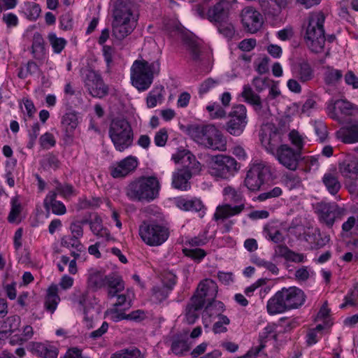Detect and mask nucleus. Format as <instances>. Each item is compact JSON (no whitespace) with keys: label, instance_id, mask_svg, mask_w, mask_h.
Here are the masks:
<instances>
[{"label":"nucleus","instance_id":"nucleus-36","mask_svg":"<svg viewBox=\"0 0 358 358\" xmlns=\"http://www.w3.org/2000/svg\"><path fill=\"white\" fill-rule=\"evenodd\" d=\"M31 52L36 59H42L45 55V44L42 36L36 32L34 34Z\"/></svg>","mask_w":358,"mask_h":358},{"label":"nucleus","instance_id":"nucleus-37","mask_svg":"<svg viewBox=\"0 0 358 358\" xmlns=\"http://www.w3.org/2000/svg\"><path fill=\"white\" fill-rule=\"evenodd\" d=\"M189 350V345L182 335L178 334L173 337L171 345V350L173 353L176 355H182Z\"/></svg>","mask_w":358,"mask_h":358},{"label":"nucleus","instance_id":"nucleus-46","mask_svg":"<svg viewBox=\"0 0 358 358\" xmlns=\"http://www.w3.org/2000/svg\"><path fill=\"white\" fill-rule=\"evenodd\" d=\"M288 138L291 143L294 146V149L302 152L305 144L303 136L298 131L293 129L289 131Z\"/></svg>","mask_w":358,"mask_h":358},{"label":"nucleus","instance_id":"nucleus-10","mask_svg":"<svg viewBox=\"0 0 358 358\" xmlns=\"http://www.w3.org/2000/svg\"><path fill=\"white\" fill-rule=\"evenodd\" d=\"M272 155L282 166L290 171L297 169L301 157V151L294 150L287 144L280 145Z\"/></svg>","mask_w":358,"mask_h":358},{"label":"nucleus","instance_id":"nucleus-47","mask_svg":"<svg viewBox=\"0 0 358 358\" xmlns=\"http://www.w3.org/2000/svg\"><path fill=\"white\" fill-rule=\"evenodd\" d=\"M345 302L341 305V308L347 306H358V282L355 283L351 292L345 296Z\"/></svg>","mask_w":358,"mask_h":358},{"label":"nucleus","instance_id":"nucleus-50","mask_svg":"<svg viewBox=\"0 0 358 358\" xmlns=\"http://www.w3.org/2000/svg\"><path fill=\"white\" fill-rule=\"evenodd\" d=\"M22 211V206L18 198L15 196L11 201V209L8 217L10 222H14Z\"/></svg>","mask_w":358,"mask_h":358},{"label":"nucleus","instance_id":"nucleus-25","mask_svg":"<svg viewBox=\"0 0 358 358\" xmlns=\"http://www.w3.org/2000/svg\"><path fill=\"white\" fill-rule=\"evenodd\" d=\"M322 182L328 192L333 196H336L341 189V183L336 171L325 173L322 177Z\"/></svg>","mask_w":358,"mask_h":358},{"label":"nucleus","instance_id":"nucleus-63","mask_svg":"<svg viewBox=\"0 0 358 358\" xmlns=\"http://www.w3.org/2000/svg\"><path fill=\"white\" fill-rule=\"evenodd\" d=\"M345 185L350 194L358 197V177H354L348 180H345Z\"/></svg>","mask_w":358,"mask_h":358},{"label":"nucleus","instance_id":"nucleus-23","mask_svg":"<svg viewBox=\"0 0 358 358\" xmlns=\"http://www.w3.org/2000/svg\"><path fill=\"white\" fill-rule=\"evenodd\" d=\"M336 136L344 143H358V122L351 123L341 128L336 131Z\"/></svg>","mask_w":358,"mask_h":358},{"label":"nucleus","instance_id":"nucleus-5","mask_svg":"<svg viewBox=\"0 0 358 358\" xmlns=\"http://www.w3.org/2000/svg\"><path fill=\"white\" fill-rule=\"evenodd\" d=\"M108 133L115 149L120 152H123L133 143V130L129 122L125 119H113L110 124Z\"/></svg>","mask_w":358,"mask_h":358},{"label":"nucleus","instance_id":"nucleus-35","mask_svg":"<svg viewBox=\"0 0 358 358\" xmlns=\"http://www.w3.org/2000/svg\"><path fill=\"white\" fill-rule=\"evenodd\" d=\"M164 87L162 85L155 86L148 94L146 105L149 108L155 107L157 103H162L164 100Z\"/></svg>","mask_w":358,"mask_h":358},{"label":"nucleus","instance_id":"nucleus-4","mask_svg":"<svg viewBox=\"0 0 358 358\" xmlns=\"http://www.w3.org/2000/svg\"><path fill=\"white\" fill-rule=\"evenodd\" d=\"M186 131L199 144L213 150H224L222 134L215 126L192 124L187 127Z\"/></svg>","mask_w":358,"mask_h":358},{"label":"nucleus","instance_id":"nucleus-7","mask_svg":"<svg viewBox=\"0 0 358 358\" xmlns=\"http://www.w3.org/2000/svg\"><path fill=\"white\" fill-rule=\"evenodd\" d=\"M139 235L147 245L158 246L168 239L169 231L155 221H143L139 226Z\"/></svg>","mask_w":358,"mask_h":358},{"label":"nucleus","instance_id":"nucleus-43","mask_svg":"<svg viewBox=\"0 0 358 358\" xmlns=\"http://www.w3.org/2000/svg\"><path fill=\"white\" fill-rule=\"evenodd\" d=\"M110 358H145V356L137 348L131 347L113 353Z\"/></svg>","mask_w":358,"mask_h":358},{"label":"nucleus","instance_id":"nucleus-41","mask_svg":"<svg viewBox=\"0 0 358 358\" xmlns=\"http://www.w3.org/2000/svg\"><path fill=\"white\" fill-rule=\"evenodd\" d=\"M52 184L55 187L52 192H56L57 194H59L65 199L71 197L74 193L73 187L69 183H62L55 179Z\"/></svg>","mask_w":358,"mask_h":358},{"label":"nucleus","instance_id":"nucleus-22","mask_svg":"<svg viewBox=\"0 0 358 358\" xmlns=\"http://www.w3.org/2000/svg\"><path fill=\"white\" fill-rule=\"evenodd\" d=\"M338 171L345 180L358 177V159L355 157H348L338 163Z\"/></svg>","mask_w":358,"mask_h":358},{"label":"nucleus","instance_id":"nucleus-42","mask_svg":"<svg viewBox=\"0 0 358 358\" xmlns=\"http://www.w3.org/2000/svg\"><path fill=\"white\" fill-rule=\"evenodd\" d=\"M79 238H80L71 235L64 236L62 237L61 240V245L63 247H66L68 248H75V252L80 253L81 252L85 251V247L80 243Z\"/></svg>","mask_w":358,"mask_h":358},{"label":"nucleus","instance_id":"nucleus-2","mask_svg":"<svg viewBox=\"0 0 358 358\" xmlns=\"http://www.w3.org/2000/svg\"><path fill=\"white\" fill-rule=\"evenodd\" d=\"M159 189V182L156 177H141L129 183L126 194L134 201H150L157 197Z\"/></svg>","mask_w":358,"mask_h":358},{"label":"nucleus","instance_id":"nucleus-39","mask_svg":"<svg viewBox=\"0 0 358 358\" xmlns=\"http://www.w3.org/2000/svg\"><path fill=\"white\" fill-rule=\"evenodd\" d=\"M90 226L94 235L99 237H105L107 240L109 239V231L102 225V220L99 216L96 215L90 223Z\"/></svg>","mask_w":358,"mask_h":358},{"label":"nucleus","instance_id":"nucleus-34","mask_svg":"<svg viewBox=\"0 0 358 358\" xmlns=\"http://www.w3.org/2000/svg\"><path fill=\"white\" fill-rule=\"evenodd\" d=\"M242 96L245 99L247 102L252 104L254 106L255 110L257 113L263 108V104L261 101L260 96L255 94L252 88L249 86H245L242 92Z\"/></svg>","mask_w":358,"mask_h":358},{"label":"nucleus","instance_id":"nucleus-20","mask_svg":"<svg viewBox=\"0 0 358 358\" xmlns=\"http://www.w3.org/2000/svg\"><path fill=\"white\" fill-rule=\"evenodd\" d=\"M138 166V161L136 157L133 156H129L116 165H114L110 168V174L115 178H124L129 173L134 171Z\"/></svg>","mask_w":358,"mask_h":358},{"label":"nucleus","instance_id":"nucleus-19","mask_svg":"<svg viewBox=\"0 0 358 358\" xmlns=\"http://www.w3.org/2000/svg\"><path fill=\"white\" fill-rule=\"evenodd\" d=\"M280 291L288 310L297 308L305 301L306 296L303 292L296 287L282 288Z\"/></svg>","mask_w":358,"mask_h":358},{"label":"nucleus","instance_id":"nucleus-17","mask_svg":"<svg viewBox=\"0 0 358 358\" xmlns=\"http://www.w3.org/2000/svg\"><path fill=\"white\" fill-rule=\"evenodd\" d=\"M327 110L331 118L342 122L343 117L352 115L354 106L343 99L331 100L327 104Z\"/></svg>","mask_w":358,"mask_h":358},{"label":"nucleus","instance_id":"nucleus-64","mask_svg":"<svg viewBox=\"0 0 358 358\" xmlns=\"http://www.w3.org/2000/svg\"><path fill=\"white\" fill-rule=\"evenodd\" d=\"M346 85L351 86L353 89H358V77L352 71H348L344 76Z\"/></svg>","mask_w":358,"mask_h":358},{"label":"nucleus","instance_id":"nucleus-8","mask_svg":"<svg viewBox=\"0 0 358 358\" xmlns=\"http://www.w3.org/2000/svg\"><path fill=\"white\" fill-rule=\"evenodd\" d=\"M81 73L85 87L91 96L103 98L108 94V87L98 72L88 68L82 69Z\"/></svg>","mask_w":358,"mask_h":358},{"label":"nucleus","instance_id":"nucleus-26","mask_svg":"<svg viewBox=\"0 0 358 358\" xmlns=\"http://www.w3.org/2000/svg\"><path fill=\"white\" fill-rule=\"evenodd\" d=\"M186 169H180L174 173L172 179V185L174 188L186 190L188 187V180L192 177V173L188 165H185Z\"/></svg>","mask_w":358,"mask_h":358},{"label":"nucleus","instance_id":"nucleus-9","mask_svg":"<svg viewBox=\"0 0 358 358\" xmlns=\"http://www.w3.org/2000/svg\"><path fill=\"white\" fill-rule=\"evenodd\" d=\"M217 288L215 281L210 279H205L199 284L191 298H194L196 301L200 302L208 311L212 312V304L217 296ZM212 315L213 313H210V315Z\"/></svg>","mask_w":358,"mask_h":358},{"label":"nucleus","instance_id":"nucleus-1","mask_svg":"<svg viewBox=\"0 0 358 358\" xmlns=\"http://www.w3.org/2000/svg\"><path fill=\"white\" fill-rule=\"evenodd\" d=\"M161 64L159 59L149 62L145 59L136 60L131 68L132 85L139 91H145L152 83L155 76L159 74Z\"/></svg>","mask_w":358,"mask_h":358},{"label":"nucleus","instance_id":"nucleus-32","mask_svg":"<svg viewBox=\"0 0 358 358\" xmlns=\"http://www.w3.org/2000/svg\"><path fill=\"white\" fill-rule=\"evenodd\" d=\"M209 173L217 178H222L224 176V155L211 156L209 163Z\"/></svg>","mask_w":358,"mask_h":358},{"label":"nucleus","instance_id":"nucleus-51","mask_svg":"<svg viewBox=\"0 0 358 358\" xmlns=\"http://www.w3.org/2000/svg\"><path fill=\"white\" fill-rule=\"evenodd\" d=\"M282 194V189L280 187H275L273 189L261 193L257 196L259 201H264L268 199L280 197Z\"/></svg>","mask_w":358,"mask_h":358},{"label":"nucleus","instance_id":"nucleus-21","mask_svg":"<svg viewBox=\"0 0 358 358\" xmlns=\"http://www.w3.org/2000/svg\"><path fill=\"white\" fill-rule=\"evenodd\" d=\"M225 196L234 201L236 205L225 204V218L239 214L245 208L242 203V196L231 187H225Z\"/></svg>","mask_w":358,"mask_h":358},{"label":"nucleus","instance_id":"nucleus-38","mask_svg":"<svg viewBox=\"0 0 358 358\" xmlns=\"http://www.w3.org/2000/svg\"><path fill=\"white\" fill-rule=\"evenodd\" d=\"M107 275L98 271H92L88 277V285L94 289H101L106 287Z\"/></svg>","mask_w":358,"mask_h":358},{"label":"nucleus","instance_id":"nucleus-54","mask_svg":"<svg viewBox=\"0 0 358 358\" xmlns=\"http://www.w3.org/2000/svg\"><path fill=\"white\" fill-rule=\"evenodd\" d=\"M172 159L175 163L185 164L186 160L191 163L192 160H195V157L189 151L183 150L172 155Z\"/></svg>","mask_w":358,"mask_h":358},{"label":"nucleus","instance_id":"nucleus-44","mask_svg":"<svg viewBox=\"0 0 358 358\" xmlns=\"http://www.w3.org/2000/svg\"><path fill=\"white\" fill-rule=\"evenodd\" d=\"M343 77L342 71L331 67H327L324 73V80L328 85H336Z\"/></svg>","mask_w":358,"mask_h":358},{"label":"nucleus","instance_id":"nucleus-60","mask_svg":"<svg viewBox=\"0 0 358 358\" xmlns=\"http://www.w3.org/2000/svg\"><path fill=\"white\" fill-rule=\"evenodd\" d=\"M254 263L259 267H264L266 268L273 274H277L278 273L279 269L273 262L265 261L261 258H255L254 259Z\"/></svg>","mask_w":358,"mask_h":358},{"label":"nucleus","instance_id":"nucleus-57","mask_svg":"<svg viewBox=\"0 0 358 358\" xmlns=\"http://www.w3.org/2000/svg\"><path fill=\"white\" fill-rule=\"evenodd\" d=\"M182 251L185 256L191 257L192 259L196 261H200L206 255V252L201 248H185Z\"/></svg>","mask_w":358,"mask_h":358},{"label":"nucleus","instance_id":"nucleus-33","mask_svg":"<svg viewBox=\"0 0 358 358\" xmlns=\"http://www.w3.org/2000/svg\"><path fill=\"white\" fill-rule=\"evenodd\" d=\"M204 308L200 302L196 301L194 298H191L186 306V319L189 324H194L199 318V312Z\"/></svg>","mask_w":358,"mask_h":358},{"label":"nucleus","instance_id":"nucleus-27","mask_svg":"<svg viewBox=\"0 0 358 358\" xmlns=\"http://www.w3.org/2000/svg\"><path fill=\"white\" fill-rule=\"evenodd\" d=\"M30 351L43 358H57V350L56 348L42 343L32 342L29 345Z\"/></svg>","mask_w":358,"mask_h":358},{"label":"nucleus","instance_id":"nucleus-49","mask_svg":"<svg viewBox=\"0 0 358 358\" xmlns=\"http://www.w3.org/2000/svg\"><path fill=\"white\" fill-rule=\"evenodd\" d=\"M240 169V164L237 162V161L231 157L225 156V178L227 177V174L229 176H233Z\"/></svg>","mask_w":358,"mask_h":358},{"label":"nucleus","instance_id":"nucleus-59","mask_svg":"<svg viewBox=\"0 0 358 358\" xmlns=\"http://www.w3.org/2000/svg\"><path fill=\"white\" fill-rule=\"evenodd\" d=\"M153 292V297L157 302H162L165 300L170 292L169 289L166 288V287H155L152 289Z\"/></svg>","mask_w":358,"mask_h":358},{"label":"nucleus","instance_id":"nucleus-29","mask_svg":"<svg viewBox=\"0 0 358 358\" xmlns=\"http://www.w3.org/2000/svg\"><path fill=\"white\" fill-rule=\"evenodd\" d=\"M294 74L299 81L307 83L314 78V70L308 62L302 61L296 66Z\"/></svg>","mask_w":358,"mask_h":358},{"label":"nucleus","instance_id":"nucleus-55","mask_svg":"<svg viewBox=\"0 0 358 358\" xmlns=\"http://www.w3.org/2000/svg\"><path fill=\"white\" fill-rule=\"evenodd\" d=\"M283 181L289 189L299 187L301 184V178L294 173H287L284 175Z\"/></svg>","mask_w":358,"mask_h":358},{"label":"nucleus","instance_id":"nucleus-24","mask_svg":"<svg viewBox=\"0 0 358 358\" xmlns=\"http://www.w3.org/2000/svg\"><path fill=\"white\" fill-rule=\"evenodd\" d=\"M266 308L269 315H276L288 310L280 291L277 292L268 301Z\"/></svg>","mask_w":358,"mask_h":358},{"label":"nucleus","instance_id":"nucleus-56","mask_svg":"<svg viewBox=\"0 0 358 358\" xmlns=\"http://www.w3.org/2000/svg\"><path fill=\"white\" fill-rule=\"evenodd\" d=\"M42 165L45 169L56 170L59 166V161L55 155H48L43 160Z\"/></svg>","mask_w":358,"mask_h":358},{"label":"nucleus","instance_id":"nucleus-28","mask_svg":"<svg viewBox=\"0 0 358 358\" xmlns=\"http://www.w3.org/2000/svg\"><path fill=\"white\" fill-rule=\"evenodd\" d=\"M56 192H50L44 199V208L47 211L51 209L55 215H64L66 211V207L62 202L56 200Z\"/></svg>","mask_w":358,"mask_h":358},{"label":"nucleus","instance_id":"nucleus-31","mask_svg":"<svg viewBox=\"0 0 358 358\" xmlns=\"http://www.w3.org/2000/svg\"><path fill=\"white\" fill-rule=\"evenodd\" d=\"M106 279V286L108 287V295L109 297L115 296L118 292L124 289V282L119 275L110 274L107 275Z\"/></svg>","mask_w":358,"mask_h":358},{"label":"nucleus","instance_id":"nucleus-14","mask_svg":"<svg viewBox=\"0 0 358 358\" xmlns=\"http://www.w3.org/2000/svg\"><path fill=\"white\" fill-rule=\"evenodd\" d=\"M139 0H115L113 17L138 21Z\"/></svg>","mask_w":358,"mask_h":358},{"label":"nucleus","instance_id":"nucleus-53","mask_svg":"<svg viewBox=\"0 0 358 358\" xmlns=\"http://www.w3.org/2000/svg\"><path fill=\"white\" fill-rule=\"evenodd\" d=\"M225 38H227L228 41H234L241 38L240 31L237 30L235 26L231 22H225Z\"/></svg>","mask_w":358,"mask_h":358},{"label":"nucleus","instance_id":"nucleus-40","mask_svg":"<svg viewBox=\"0 0 358 358\" xmlns=\"http://www.w3.org/2000/svg\"><path fill=\"white\" fill-rule=\"evenodd\" d=\"M78 124V116L75 112L67 113L62 117V125L66 133H72L77 127Z\"/></svg>","mask_w":358,"mask_h":358},{"label":"nucleus","instance_id":"nucleus-18","mask_svg":"<svg viewBox=\"0 0 358 358\" xmlns=\"http://www.w3.org/2000/svg\"><path fill=\"white\" fill-rule=\"evenodd\" d=\"M137 25V22L132 20L113 18L112 22V36L120 42L130 35Z\"/></svg>","mask_w":358,"mask_h":358},{"label":"nucleus","instance_id":"nucleus-15","mask_svg":"<svg viewBox=\"0 0 358 358\" xmlns=\"http://www.w3.org/2000/svg\"><path fill=\"white\" fill-rule=\"evenodd\" d=\"M315 212L320 220L331 227L336 219L344 214L345 210L336 203L320 202L316 204Z\"/></svg>","mask_w":358,"mask_h":358},{"label":"nucleus","instance_id":"nucleus-11","mask_svg":"<svg viewBox=\"0 0 358 358\" xmlns=\"http://www.w3.org/2000/svg\"><path fill=\"white\" fill-rule=\"evenodd\" d=\"M227 131L234 136L241 135L247 124V110L243 105L234 106L228 115Z\"/></svg>","mask_w":358,"mask_h":358},{"label":"nucleus","instance_id":"nucleus-13","mask_svg":"<svg viewBox=\"0 0 358 358\" xmlns=\"http://www.w3.org/2000/svg\"><path fill=\"white\" fill-rule=\"evenodd\" d=\"M259 137L262 145L270 154H274L282 142V134L273 124H264L261 128Z\"/></svg>","mask_w":358,"mask_h":358},{"label":"nucleus","instance_id":"nucleus-12","mask_svg":"<svg viewBox=\"0 0 358 358\" xmlns=\"http://www.w3.org/2000/svg\"><path fill=\"white\" fill-rule=\"evenodd\" d=\"M176 31L188 50L192 59L195 62L201 61L204 54L201 41L183 28L177 27Z\"/></svg>","mask_w":358,"mask_h":358},{"label":"nucleus","instance_id":"nucleus-58","mask_svg":"<svg viewBox=\"0 0 358 358\" xmlns=\"http://www.w3.org/2000/svg\"><path fill=\"white\" fill-rule=\"evenodd\" d=\"M20 324V317L18 315H12L6 318L4 321L6 328H8L10 334L19 329Z\"/></svg>","mask_w":358,"mask_h":358},{"label":"nucleus","instance_id":"nucleus-52","mask_svg":"<svg viewBox=\"0 0 358 358\" xmlns=\"http://www.w3.org/2000/svg\"><path fill=\"white\" fill-rule=\"evenodd\" d=\"M25 6V15L27 18L30 20H36L39 17L41 11L39 5L32 2L26 3Z\"/></svg>","mask_w":358,"mask_h":358},{"label":"nucleus","instance_id":"nucleus-62","mask_svg":"<svg viewBox=\"0 0 358 358\" xmlns=\"http://www.w3.org/2000/svg\"><path fill=\"white\" fill-rule=\"evenodd\" d=\"M218 83H220L219 80H215L213 78L206 79L201 84L199 88V94L203 95L207 93L211 88L214 87Z\"/></svg>","mask_w":358,"mask_h":358},{"label":"nucleus","instance_id":"nucleus-61","mask_svg":"<svg viewBox=\"0 0 358 358\" xmlns=\"http://www.w3.org/2000/svg\"><path fill=\"white\" fill-rule=\"evenodd\" d=\"M168 140V133L165 128L161 129L155 136L154 141L157 146L163 147Z\"/></svg>","mask_w":358,"mask_h":358},{"label":"nucleus","instance_id":"nucleus-16","mask_svg":"<svg viewBox=\"0 0 358 358\" xmlns=\"http://www.w3.org/2000/svg\"><path fill=\"white\" fill-rule=\"evenodd\" d=\"M244 29L250 34L257 33L262 27L264 20L262 14L251 6L244 8L240 14Z\"/></svg>","mask_w":358,"mask_h":358},{"label":"nucleus","instance_id":"nucleus-45","mask_svg":"<svg viewBox=\"0 0 358 358\" xmlns=\"http://www.w3.org/2000/svg\"><path fill=\"white\" fill-rule=\"evenodd\" d=\"M117 296V302L114 304V308L110 310V313L113 315L112 316L114 320V317L117 314H121V311L126 310L131 307L130 301H127V298L124 294L116 295Z\"/></svg>","mask_w":358,"mask_h":358},{"label":"nucleus","instance_id":"nucleus-30","mask_svg":"<svg viewBox=\"0 0 358 358\" xmlns=\"http://www.w3.org/2000/svg\"><path fill=\"white\" fill-rule=\"evenodd\" d=\"M177 206L184 210L198 212L200 217H203L205 214V207L199 199H180L177 201Z\"/></svg>","mask_w":358,"mask_h":358},{"label":"nucleus","instance_id":"nucleus-48","mask_svg":"<svg viewBox=\"0 0 358 358\" xmlns=\"http://www.w3.org/2000/svg\"><path fill=\"white\" fill-rule=\"evenodd\" d=\"M48 40L54 52L57 54L60 53L66 45V41L63 38H58L55 33L49 34Z\"/></svg>","mask_w":358,"mask_h":358},{"label":"nucleus","instance_id":"nucleus-3","mask_svg":"<svg viewBox=\"0 0 358 358\" xmlns=\"http://www.w3.org/2000/svg\"><path fill=\"white\" fill-rule=\"evenodd\" d=\"M325 16L322 12H314L308 17V24L304 36L308 48L313 52L323 50L325 43L324 22Z\"/></svg>","mask_w":358,"mask_h":358},{"label":"nucleus","instance_id":"nucleus-6","mask_svg":"<svg viewBox=\"0 0 358 358\" xmlns=\"http://www.w3.org/2000/svg\"><path fill=\"white\" fill-rule=\"evenodd\" d=\"M274 173L272 166L263 160H255L250 166L245 178V186L251 191H258L265 182V176Z\"/></svg>","mask_w":358,"mask_h":358}]
</instances>
